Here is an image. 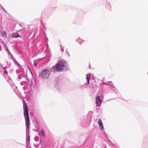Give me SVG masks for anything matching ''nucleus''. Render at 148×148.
I'll list each match as a JSON object with an SVG mask.
<instances>
[{
  "instance_id": "1",
  "label": "nucleus",
  "mask_w": 148,
  "mask_h": 148,
  "mask_svg": "<svg viewBox=\"0 0 148 148\" xmlns=\"http://www.w3.org/2000/svg\"><path fill=\"white\" fill-rule=\"evenodd\" d=\"M68 64L64 59L59 60L58 62L50 69L45 67L42 69L41 72H39V77L43 79H47L49 78L51 74V72H60L67 71L70 70Z\"/></svg>"
},
{
  "instance_id": "2",
  "label": "nucleus",
  "mask_w": 148,
  "mask_h": 148,
  "mask_svg": "<svg viewBox=\"0 0 148 148\" xmlns=\"http://www.w3.org/2000/svg\"><path fill=\"white\" fill-rule=\"evenodd\" d=\"M24 116L25 119L26 129L30 128V122L27 105L25 100L23 101Z\"/></svg>"
},
{
  "instance_id": "3",
  "label": "nucleus",
  "mask_w": 148,
  "mask_h": 148,
  "mask_svg": "<svg viewBox=\"0 0 148 148\" xmlns=\"http://www.w3.org/2000/svg\"><path fill=\"white\" fill-rule=\"evenodd\" d=\"M101 82L102 83H100V85H101V84H103L104 85H106L108 86L107 87V88H108L109 90H112L116 94L119 98L122 99L120 98V97L121 96H119V93L117 92V88L114 86L112 82L110 81L105 82L101 80Z\"/></svg>"
},
{
  "instance_id": "4",
  "label": "nucleus",
  "mask_w": 148,
  "mask_h": 148,
  "mask_svg": "<svg viewBox=\"0 0 148 148\" xmlns=\"http://www.w3.org/2000/svg\"><path fill=\"white\" fill-rule=\"evenodd\" d=\"M20 74L18 75V77L19 79H21L23 77H24L25 79L30 84L29 87L30 88H31L32 84H33V82L32 80H30L27 77V74L25 73L24 71V70L23 68V70L20 69Z\"/></svg>"
},
{
  "instance_id": "5",
  "label": "nucleus",
  "mask_w": 148,
  "mask_h": 148,
  "mask_svg": "<svg viewBox=\"0 0 148 148\" xmlns=\"http://www.w3.org/2000/svg\"><path fill=\"white\" fill-rule=\"evenodd\" d=\"M85 12L83 10H80L76 15L73 22L76 24L80 23L83 20Z\"/></svg>"
},
{
  "instance_id": "6",
  "label": "nucleus",
  "mask_w": 148,
  "mask_h": 148,
  "mask_svg": "<svg viewBox=\"0 0 148 148\" xmlns=\"http://www.w3.org/2000/svg\"><path fill=\"white\" fill-rule=\"evenodd\" d=\"M63 78L62 75L58 76L55 78L54 82V86L56 90H60L62 87V84L61 82Z\"/></svg>"
},
{
  "instance_id": "7",
  "label": "nucleus",
  "mask_w": 148,
  "mask_h": 148,
  "mask_svg": "<svg viewBox=\"0 0 148 148\" xmlns=\"http://www.w3.org/2000/svg\"><path fill=\"white\" fill-rule=\"evenodd\" d=\"M9 84L16 94L20 98L21 100H22V101H24V100H23L24 99V97H22L21 94L18 91L17 89V87L14 84L13 82L12 81L10 82H9Z\"/></svg>"
},
{
  "instance_id": "8",
  "label": "nucleus",
  "mask_w": 148,
  "mask_h": 148,
  "mask_svg": "<svg viewBox=\"0 0 148 148\" xmlns=\"http://www.w3.org/2000/svg\"><path fill=\"white\" fill-rule=\"evenodd\" d=\"M100 2L104 5L105 8L107 10L112 11L111 5L109 2L107 0H100Z\"/></svg>"
},
{
  "instance_id": "9",
  "label": "nucleus",
  "mask_w": 148,
  "mask_h": 148,
  "mask_svg": "<svg viewBox=\"0 0 148 148\" xmlns=\"http://www.w3.org/2000/svg\"><path fill=\"white\" fill-rule=\"evenodd\" d=\"M95 103L96 106L97 107H99L101 106L102 103V101L101 100L100 96L98 94H97L96 95Z\"/></svg>"
},
{
  "instance_id": "10",
  "label": "nucleus",
  "mask_w": 148,
  "mask_h": 148,
  "mask_svg": "<svg viewBox=\"0 0 148 148\" xmlns=\"http://www.w3.org/2000/svg\"><path fill=\"white\" fill-rule=\"evenodd\" d=\"M25 84H26V86H24L23 88V89L25 91L27 90H28V86H29L30 84L28 83V82L27 81H23L20 82V84L21 86H23Z\"/></svg>"
},
{
  "instance_id": "11",
  "label": "nucleus",
  "mask_w": 148,
  "mask_h": 148,
  "mask_svg": "<svg viewBox=\"0 0 148 148\" xmlns=\"http://www.w3.org/2000/svg\"><path fill=\"white\" fill-rule=\"evenodd\" d=\"M90 121L88 125V119H83L81 122V125L83 127H86L88 126L90 123Z\"/></svg>"
},
{
  "instance_id": "12",
  "label": "nucleus",
  "mask_w": 148,
  "mask_h": 148,
  "mask_svg": "<svg viewBox=\"0 0 148 148\" xmlns=\"http://www.w3.org/2000/svg\"><path fill=\"white\" fill-rule=\"evenodd\" d=\"M36 132H38V135L40 136V137H41V136H42L43 138H45L46 137L45 132L43 129H42L40 130V132L38 130H36Z\"/></svg>"
},
{
  "instance_id": "13",
  "label": "nucleus",
  "mask_w": 148,
  "mask_h": 148,
  "mask_svg": "<svg viewBox=\"0 0 148 148\" xmlns=\"http://www.w3.org/2000/svg\"><path fill=\"white\" fill-rule=\"evenodd\" d=\"M98 123L99 127L100 129L101 130H104V127L103 126V125L102 121L101 119H99L98 121Z\"/></svg>"
},
{
  "instance_id": "14",
  "label": "nucleus",
  "mask_w": 148,
  "mask_h": 148,
  "mask_svg": "<svg viewBox=\"0 0 148 148\" xmlns=\"http://www.w3.org/2000/svg\"><path fill=\"white\" fill-rule=\"evenodd\" d=\"M12 37L13 38H15L22 37V36H21L17 32L13 33L12 34Z\"/></svg>"
},
{
  "instance_id": "15",
  "label": "nucleus",
  "mask_w": 148,
  "mask_h": 148,
  "mask_svg": "<svg viewBox=\"0 0 148 148\" xmlns=\"http://www.w3.org/2000/svg\"><path fill=\"white\" fill-rule=\"evenodd\" d=\"M12 60L13 61L15 65H16L17 67H19L20 69L23 70V68L22 67V66L20 65L18 62L15 59Z\"/></svg>"
},
{
  "instance_id": "16",
  "label": "nucleus",
  "mask_w": 148,
  "mask_h": 148,
  "mask_svg": "<svg viewBox=\"0 0 148 148\" xmlns=\"http://www.w3.org/2000/svg\"><path fill=\"white\" fill-rule=\"evenodd\" d=\"M33 121L35 127L36 128V130H38V129L39 128L40 126L38 121L36 119L33 120Z\"/></svg>"
},
{
  "instance_id": "17",
  "label": "nucleus",
  "mask_w": 148,
  "mask_h": 148,
  "mask_svg": "<svg viewBox=\"0 0 148 148\" xmlns=\"http://www.w3.org/2000/svg\"><path fill=\"white\" fill-rule=\"evenodd\" d=\"M3 74V75H4V77L7 80V81L9 83V82H10L12 81L10 77L8 76V74Z\"/></svg>"
},
{
  "instance_id": "18",
  "label": "nucleus",
  "mask_w": 148,
  "mask_h": 148,
  "mask_svg": "<svg viewBox=\"0 0 148 148\" xmlns=\"http://www.w3.org/2000/svg\"><path fill=\"white\" fill-rule=\"evenodd\" d=\"M76 41L81 45L84 42L85 40H84L82 39L80 37H79L76 40Z\"/></svg>"
},
{
  "instance_id": "19",
  "label": "nucleus",
  "mask_w": 148,
  "mask_h": 148,
  "mask_svg": "<svg viewBox=\"0 0 148 148\" xmlns=\"http://www.w3.org/2000/svg\"><path fill=\"white\" fill-rule=\"evenodd\" d=\"M91 73H89L87 74L86 75V79L88 83H89L90 79Z\"/></svg>"
},
{
  "instance_id": "20",
  "label": "nucleus",
  "mask_w": 148,
  "mask_h": 148,
  "mask_svg": "<svg viewBox=\"0 0 148 148\" xmlns=\"http://www.w3.org/2000/svg\"><path fill=\"white\" fill-rule=\"evenodd\" d=\"M5 51L7 52L8 55L9 56L10 55L12 54L10 52V51L8 48L7 46H6L5 47Z\"/></svg>"
},
{
  "instance_id": "21",
  "label": "nucleus",
  "mask_w": 148,
  "mask_h": 148,
  "mask_svg": "<svg viewBox=\"0 0 148 148\" xmlns=\"http://www.w3.org/2000/svg\"><path fill=\"white\" fill-rule=\"evenodd\" d=\"M4 69H3V71H2V72H1V73L2 75L5 74H7L8 73V72L6 70V69L7 68V66H5V67H4Z\"/></svg>"
},
{
  "instance_id": "22",
  "label": "nucleus",
  "mask_w": 148,
  "mask_h": 148,
  "mask_svg": "<svg viewBox=\"0 0 148 148\" xmlns=\"http://www.w3.org/2000/svg\"><path fill=\"white\" fill-rule=\"evenodd\" d=\"M89 83H88V82H86L84 84L80 86V88H84L87 87Z\"/></svg>"
},
{
  "instance_id": "23",
  "label": "nucleus",
  "mask_w": 148,
  "mask_h": 148,
  "mask_svg": "<svg viewBox=\"0 0 148 148\" xmlns=\"http://www.w3.org/2000/svg\"><path fill=\"white\" fill-rule=\"evenodd\" d=\"M30 136L29 135H26V143H27L28 141L29 145L30 144Z\"/></svg>"
},
{
  "instance_id": "24",
  "label": "nucleus",
  "mask_w": 148,
  "mask_h": 148,
  "mask_svg": "<svg viewBox=\"0 0 148 148\" xmlns=\"http://www.w3.org/2000/svg\"><path fill=\"white\" fill-rule=\"evenodd\" d=\"M43 36L45 38V40L46 42H47V41H48V39L47 37L46 36V34L45 32H44L43 34Z\"/></svg>"
},
{
  "instance_id": "25",
  "label": "nucleus",
  "mask_w": 148,
  "mask_h": 148,
  "mask_svg": "<svg viewBox=\"0 0 148 148\" xmlns=\"http://www.w3.org/2000/svg\"><path fill=\"white\" fill-rule=\"evenodd\" d=\"M85 146L84 143L83 144L77 148H89L87 145L86 147H85Z\"/></svg>"
},
{
  "instance_id": "26",
  "label": "nucleus",
  "mask_w": 148,
  "mask_h": 148,
  "mask_svg": "<svg viewBox=\"0 0 148 148\" xmlns=\"http://www.w3.org/2000/svg\"><path fill=\"white\" fill-rule=\"evenodd\" d=\"M105 137H106V138H107L108 141V142L110 143L111 144H113L112 143V142L108 138V134H105Z\"/></svg>"
},
{
  "instance_id": "27",
  "label": "nucleus",
  "mask_w": 148,
  "mask_h": 148,
  "mask_svg": "<svg viewBox=\"0 0 148 148\" xmlns=\"http://www.w3.org/2000/svg\"><path fill=\"white\" fill-rule=\"evenodd\" d=\"M39 138L38 136H36L34 138V140L35 141L37 142L39 140Z\"/></svg>"
},
{
  "instance_id": "28",
  "label": "nucleus",
  "mask_w": 148,
  "mask_h": 148,
  "mask_svg": "<svg viewBox=\"0 0 148 148\" xmlns=\"http://www.w3.org/2000/svg\"><path fill=\"white\" fill-rule=\"evenodd\" d=\"M7 36L6 33L4 32L2 34V36L3 37H5Z\"/></svg>"
},
{
  "instance_id": "29",
  "label": "nucleus",
  "mask_w": 148,
  "mask_h": 148,
  "mask_svg": "<svg viewBox=\"0 0 148 148\" xmlns=\"http://www.w3.org/2000/svg\"><path fill=\"white\" fill-rule=\"evenodd\" d=\"M38 65V62L35 61H34V65L35 67H37Z\"/></svg>"
},
{
  "instance_id": "30",
  "label": "nucleus",
  "mask_w": 148,
  "mask_h": 148,
  "mask_svg": "<svg viewBox=\"0 0 148 148\" xmlns=\"http://www.w3.org/2000/svg\"><path fill=\"white\" fill-rule=\"evenodd\" d=\"M4 67L3 66V65L1 64L0 65V72L1 73V72H2L3 70H2V69H4Z\"/></svg>"
},
{
  "instance_id": "31",
  "label": "nucleus",
  "mask_w": 148,
  "mask_h": 148,
  "mask_svg": "<svg viewBox=\"0 0 148 148\" xmlns=\"http://www.w3.org/2000/svg\"><path fill=\"white\" fill-rule=\"evenodd\" d=\"M26 135H29L30 131L29 129H26Z\"/></svg>"
},
{
  "instance_id": "32",
  "label": "nucleus",
  "mask_w": 148,
  "mask_h": 148,
  "mask_svg": "<svg viewBox=\"0 0 148 148\" xmlns=\"http://www.w3.org/2000/svg\"><path fill=\"white\" fill-rule=\"evenodd\" d=\"M9 58L12 59V60L15 59L12 54L9 56Z\"/></svg>"
},
{
  "instance_id": "33",
  "label": "nucleus",
  "mask_w": 148,
  "mask_h": 148,
  "mask_svg": "<svg viewBox=\"0 0 148 148\" xmlns=\"http://www.w3.org/2000/svg\"><path fill=\"white\" fill-rule=\"evenodd\" d=\"M56 7L51 8L49 9V10L50 11H53L54 10L56 9Z\"/></svg>"
},
{
  "instance_id": "34",
  "label": "nucleus",
  "mask_w": 148,
  "mask_h": 148,
  "mask_svg": "<svg viewBox=\"0 0 148 148\" xmlns=\"http://www.w3.org/2000/svg\"><path fill=\"white\" fill-rule=\"evenodd\" d=\"M16 72L17 74L20 73H21L20 69H19H19H17L16 71Z\"/></svg>"
},
{
  "instance_id": "35",
  "label": "nucleus",
  "mask_w": 148,
  "mask_h": 148,
  "mask_svg": "<svg viewBox=\"0 0 148 148\" xmlns=\"http://www.w3.org/2000/svg\"><path fill=\"white\" fill-rule=\"evenodd\" d=\"M5 13H7V14H8V12H7V11L4 8H3L2 9Z\"/></svg>"
},
{
  "instance_id": "36",
  "label": "nucleus",
  "mask_w": 148,
  "mask_h": 148,
  "mask_svg": "<svg viewBox=\"0 0 148 148\" xmlns=\"http://www.w3.org/2000/svg\"><path fill=\"white\" fill-rule=\"evenodd\" d=\"M39 145V144H38L37 145L34 144V147H38Z\"/></svg>"
},
{
  "instance_id": "37",
  "label": "nucleus",
  "mask_w": 148,
  "mask_h": 148,
  "mask_svg": "<svg viewBox=\"0 0 148 148\" xmlns=\"http://www.w3.org/2000/svg\"><path fill=\"white\" fill-rule=\"evenodd\" d=\"M14 71V70L11 69L9 71V72L10 73H13V72Z\"/></svg>"
},
{
  "instance_id": "38",
  "label": "nucleus",
  "mask_w": 148,
  "mask_h": 148,
  "mask_svg": "<svg viewBox=\"0 0 148 148\" xmlns=\"http://www.w3.org/2000/svg\"><path fill=\"white\" fill-rule=\"evenodd\" d=\"M40 140L39 143V144H41L42 143V137H40Z\"/></svg>"
},
{
  "instance_id": "39",
  "label": "nucleus",
  "mask_w": 148,
  "mask_h": 148,
  "mask_svg": "<svg viewBox=\"0 0 148 148\" xmlns=\"http://www.w3.org/2000/svg\"><path fill=\"white\" fill-rule=\"evenodd\" d=\"M6 63L9 66H11V63L10 62H8V61H7Z\"/></svg>"
},
{
  "instance_id": "40",
  "label": "nucleus",
  "mask_w": 148,
  "mask_h": 148,
  "mask_svg": "<svg viewBox=\"0 0 148 148\" xmlns=\"http://www.w3.org/2000/svg\"><path fill=\"white\" fill-rule=\"evenodd\" d=\"M67 49H66V52L67 54V55L69 57L70 56V55Z\"/></svg>"
},
{
  "instance_id": "41",
  "label": "nucleus",
  "mask_w": 148,
  "mask_h": 148,
  "mask_svg": "<svg viewBox=\"0 0 148 148\" xmlns=\"http://www.w3.org/2000/svg\"><path fill=\"white\" fill-rule=\"evenodd\" d=\"M60 50H61V51L62 52H64V47L62 48L61 49H60Z\"/></svg>"
},
{
  "instance_id": "42",
  "label": "nucleus",
  "mask_w": 148,
  "mask_h": 148,
  "mask_svg": "<svg viewBox=\"0 0 148 148\" xmlns=\"http://www.w3.org/2000/svg\"><path fill=\"white\" fill-rule=\"evenodd\" d=\"M67 7H68V6L67 5H64V7L66 8H64V10H67V9L66 8Z\"/></svg>"
},
{
  "instance_id": "43",
  "label": "nucleus",
  "mask_w": 148,
  "mask_h": 148,
  "mask_svg": "<svg viewBox=\"0 0 148 148\" xmlns=\"http://www.w3.org/2000/svg\"><path fill=\"white\" fill-rule=\"evenodd\" d=\"M48 54L49 55V57L50 58L51 57V54L50 53H49Z\"/></svg>"
},
{
  "instance_id": "44",
  "label": "nucleus",
  "mask_w": 148,
  "mask_h": 148,
  "mask_svg": "<svg viewBox=\"0 0 148 148\" xmlns=\"http://www.w3.org/2000/svg\"><path fill=\"white\" fill-rule=\"evenodd\" d=\"M1 6L0 7H1V9H2L4 8L2 5H1Z\"/></svg>"
},
{
  "instance_id": "45",
  "label": "nucleus",
  "mask_w": 148,
  "mask_h": 148,
  "mask_svg": "<svg viewBox=\"0 0 148 148\" xmlns=\"http://www.w3.org/2000/svg\"><path fill=\"white\" fill-rule=\"evenodd\" d=\"M10 66H9L8 65V66H7V68H10Z\"/></svg>"
},
{
  "instance_id": "46",
  "label": "nucleus",
  "mask_w": 148,
  "mask_h": 148,
  "mask_svg": "<svg viewBox=\"0 0 148 148\" xmlns=\"http://www.w3.org/2000/svg\"><path fill=\"white\" fill-rule=\"evenodd\" d=\"M29 148H32L29 145Z\"/></svg>"
},
{
  "instance_id": "47",
  "label": "nucleus",
  "mask_w": 148,
  "mask_h": 148,
  "mask_svg": "<svg viewBox=\"0 0 148 148\" xmlns=\"http://www.w3.org/2000/svg\"><path fill=\"white\" fill-rule=\"evenodd\" d=\"M103 133H104V134H106V132H105V131H103Z\"/></svg>"
},
{
  "instance_id": "48",
  "label": "nucleus",
  "mask_w": 148,
  "mask_h": 148,
  "mask_svg": "<svg viewBox=\"0 0 148 148\" xmlns=\"http://www.w3.org/2000/svg\"><path fill=\"white\" fill-rule=\"evenodd\" d=\"M89 67H90V64H89Z\"/></svg>"
},
{
  "instance_id": "49",
  "label": "nucleus",
  "mask_w": 148,
  "mask_h": 148,
  "mask_svg": "<svg viewBox=\"0 0 148 148\" xmlns=\"http://www.w3.org/2000/svg\"><path fill=\"white\" fill-rule=\"evenodd\" d=\"M25 94H26V93H27V92H25Z\"/></svg>"
},
{
  "instance_id": "50",
  "label": "nucleus",
  "mask_w": 148,
  "mask_h": 148,
  "mask_svg": "<svg viewBox=\"0 0 148 148\" xmlns=\"http://www.w3.org/2000/svg\"><path fill=\"white\" fill-rule=\"evenodd\" d=\"M47 47H49L48 45V44H47Z\"/></svg>"
},
{
  "instance_id": "51",
  "label": "nucleus",
  "mask_w": 148,
  "mask_h": 148,
  "mask_svg": "<svg viewBox=\"0 0 148 148\" xmlns=\"http://www.w3.org/2000/svg\"><path fill=\"white\" fill-rule=\"evenodd\" d=\"M60 47H62V46L61 45H60Z\"/></svg>"
},
{
  "instance_id": "52",
  "label": "nucleus",
  "mask_w": 148,
  "mask_h": 148,
  "mask_svg": "<svg viewBox=\"0 0 148 148\" xmlns=\"http://www.w3.org/2000/svg\"><path fill=\"white\" fill-rule=\"evenodd\" d=\"M89 119H92V117L90 118V117L89 118Z\"/></svg>"
},
{
  "instance_id": "53",
  "label": "nucleus",
  "mask_w": 148,
  "mask_h": 148,
  "mask_svg": "<svg viewBox=\"0 0 148 148\" xmlns=\"http://www.w3.org/2000/svg\"><path fill=\"white\" fill-rule=\"evenodd\" d=\"M22 29H21L20 30H19V31H20V30H21Z\"/></svg>"
},
{
  "instance_id": "54",
  "label": "nucleus",
  "mask_w": 148,
  "mask_h": 148,
  "mask_svg": "<svg viewBox=\"0 0 148 148\" xmlns=\"http://www.w3.org/2000/svg\"><path fill=\"white\" fill-rule=\"evenodd\" d=\"M28 91H29V90H28L27 91V92H28Z\"/></svg>"
},
{
  "instance_id": "55",
  "label": "nucleus",
  "mask_w": 148,
  "mask_h": 148,
  "mask_svg": "<svg viewBox=\"0 0 148 148\" xmlns=\"http://www.w3.org/2000/svg\"><path fill=\"white\" fill-rule=\"evenodd\" d=\"M1 5L0 4V7H1Z\"/></svg>"
},
{
  "instance_id": "56",
  "label": "nucleus",
  "mask_w": 148,
  "mask_h": 148,
  "mask_svg": "<svg viewBox=\"0 0 148 148\" xmlns=\"http://www.w3.org/2000/svg\"><path fill=\"white\" fill-rule=\"evenodd\" d=\"M19 24L20 26H21V24Z\"/></svg>"
},
{
  "instance_id": "57",
  "label": "nucleus",
  "mask_w": 148,
  "mask_h": 148,
  "mask_svg": "<svg viewBox=\"0 0 148 148\" xmlns=\"http://www.w3.org/2000/svg\"><path fill=\"white\" fill-rule=\"evenodd\" d=\"M1 50V49H0V51Z\"/></svg>"
},
{
  "instance_id": "58",
  "label": "nucleus",
  "mask_w": 148,
  "mask_h": 148,
  "mask_svg": "<svg viewBox=\"0 0 148 148\" xmlns=\"http://www.w3.org/2000/svg\"><path fill=\"white\" fill-rule=\"evenodd\" d=\"M147 75H148V72L147 73Z\"/></svg>"
},
{
  "instance_id": "59",
  "label": "nucleus",
  "mask_w": 148,
  "mask_h": 148,
  "mask_svg": "<svg viewBox=\"0 0 148 148\" xmlns=\"http://www.w3.org/2000/svg\"><path fill=\"white\" fill-rule=\"evenodd\" d=\"M1 64V63H0V65Z\"/></svg>"
}]
</instances>
